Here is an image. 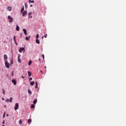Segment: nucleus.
<instances>
[{"mask_svg": "<svg viewBox=\"0 0 126 126\" xmlns=\"http://www.w3.org/2000/svg\"><path fill=\"white\" fill-rule=\"evenodd\" d=\"M21 57V55H20V54H19L18 55V63H21V59H20Z\"/></svg>", "mask_w": 126, "mask_h": 126, "instance_id": "4", "label": "nucleus"}, {"mask_svg": "<svg viewBox=\"0 0 126 126\" xmlns=\"http://www.w3.org/2000/svg\"><path fill=\"white\" fill-rule=\"evenodd\" d=\"M30 37H31V36H26V41H28V40H29V39H30Z\"/></svg>", "mask_w": 126, "mask_h": 126, "instance_id": "13", "label": "nucleus"}, {"mask_svg": "<svg viewBox=\"0 0 126 126\" xmlns=\"http://www.w3.org/2000/svg\"><path fill=\"white\" fill-rule=\"evenodd\" d=\"M11 64H13V60H11Z\"/></svg>", "mask_w": 126, "mask_h": 126, "instance_id": "32", "label": "nucleus"}, {"mask_svg": "<svg viewBox=\"0 0 126 126\" xmlns=\"http://www.w3.org/2000/svg\"><path fill=\"white\" fill-rule=\"evenodd\" d=\"M29 3H30L31 2L32 3H34V0H29Z\"/></svg>", "mask_w": 126, "mask_h": 126, "instance_id": "17", "label": "nucleus"}, {"mask_svg": "<svg viewBox=\"0 0 126 126\" xmlns=\"http://www.w3.org/2000/svg\"><path fill=\"white\" fill-rule=\"evenodd\" d=\"M30 84L32 86H33V85H34L35 84V82H31L30 83Z\"/></svg>", "mask_w": 126, "mask_h": 126, "instance_id": "16", "label": "nucleus"}, {"mask_svg": "<svg viewBox=\"0 0 126 126\" xmlns=\"http://www.w3.org/2000/svg\"><path fill=\"white\" fill-rule=\"evenodd\" d=\"M2 100H4V98H3Z\"/></svg>", "mask_w": 126, "mask_h": 126, "instance_id": "46", "label": "nucleus"}, {"mask_svg": "<svg viewBox=\"0 0 126 126\" xmlns=\"http://www.w3.org/2000/svg\"><path fill=\"white\" fill-rule=\"evenodd\" d=\"M47 68V67L46 66H45V68Z\"/></svg>", "mask_w": 126, "mask_h": 126, "instance_id": "45", "label": "nucleus"}, {"mask_svg": "<svg viewBox=\"0 0 126 126\" xmlns=\"http://www.w3.org/2000/svg\"><path fill=\"white\" fill-rule=\"evenodd\" d=\"M8 19L9 20L10 23H12V21H13V18L10 16H8Z\"/></svg>", "mask_w": 126, "mask_h": 126, "instance_id": "2", "label": "nucleus"}, {"mask_svg": "<svg viewBox=\"0 0 126 126\" xmlns=\"http://www.w3.org/2000/svg\"><path fill=\"white\" fill-rule=\"evenodd\" d=\"M32 78H30V80H32Z\"/></svg>", "mask_w": 126, "mask_h": 126, "instance_id": "40", "label": "nucleus"}, {"mask_svg": "<svg viewBox=\"0 0 126 126\" xmlns=\"http://www.w3.org/2000/svg\"><path fill=\"white\" fill-rule=\"evenodd\" d=\"M14 41L16 45H17V42H16V36H14Z\"/></svg>", "mask_w": 126, "mask_h": 126, "instance_id": "10", "label": "nucleus"}, {"mask_svg": "<svg viewBox=\"0 0 126 126\" xmlns=\"http://www.w3.org/2000/svg\"><path fill=\"white\" fill-rule=\"evenodd\" d=\"M9 102H12V97L10 98Z\"/></svg>", "mask_w": 126, "mask_h": 126, "instance_id": "28", "label": "nucleus"}, {"mask_svg": "<svg viewBox=\"0 0 126 126\" xmlns=\"http://www.w3.org/2000/svg\"><path fill=\"white\" fill-rule=\"evenodd\" d=\"M39 38V34H37L36 36V39H38Z\"/></svg>", "mask_w": 126, "mask_h": 126, "instance_id": "27", "label": "nucleus"}, {"mask_svg": "<svg viewBox=\"0 0 126 126\" xmlns=\"http://www.w3.org/2000/svg\"><path fill=\"white\" fill-rule=\"evenodd\" d=\"M2 126H4V125H2Z\"/></svg>", "mask_w": 126, "mask_h": 126, "instance_id": "47", "label": "nucleus"}, {"mask_svg": "<svg viewBox=\"0 0 126 126\" xmlns=\"http://www.w3.org/2000/svg\"><path fill=\"white\" fill-rule=\"evenodd\" d=\"M32 120L31 119H29L28 120V124H31V122H32Z\"/></svg>", "mask_w": 126, "mask_h": 126, "instance_id": "23", "label": "nucleus"}, {"mask_svg": "<svg viewBox=\"0 0 126 126\" xmlns=\"http://www.w3.org/2000/svg\"><path fill=\"white\" fill-rule=\"evenodd\" d=\"M28 93L29 94H30V95H31L32 94V92H31V91H30V90H28Z\"/></svg>", "mask_w": 126, "mask_h": 126, "instance_id": "20", "label": "nucleus"}, {"mask_svg": "<svg viewBox=\"0 0 126 126\" xmlns=\"http://www.w3.org/2000/svg\"><path fill=\"white\" fill-rule=\"evenodd\" d=\"M11 75L12 76H13V71L12 72Z\"/></svg>", "mask_w": 126, "mask_h": 126, "instance_id": "36", "label": "nucleus"}, {"mask_svg": "<svg viewBox=\"0 0 126 126\" xmlns=\"http://www.w3.org/2000/svg\"><path fill=\"white\" fill-rule=\"evenodd\" d=\"M6 102H9V99H7L5 100Z\"/></svg>", "mask_w": 126, "mask_h": 126, "instance_id": "34", "label": "nucleus"}, {"mask_svg": "<svg viewBox=\"0 0 126 126\" xmlns=\"http://www.w3.org/2000/svg\"><path fill=\"white\" fill-rule=\"evenodd\" d=\"M22 78H23V79H24V77L23 76H22Z\"/></svg>", "mask_w": 126, "mask_h": 126, "instance_id": "37", "label": "nucleus"}, {"mask_svg": "<svg viewBox=\"0 0 126 126\" xmlns=\"http://www.w3.org/2000/svg\"><path fill=\"white\" fill-rule=\"evenodd\" d=\"M4 61H6V60H7V55L5 54L4 55Z\"/></svg>", "mask_w": 126, "mask_h": 126, "instance_id": "11", "label": "nucleus"}, {"mask_svg": "<svg viewBox=\"0 0 126 126\" xmlns=\"http://www.w3.org/2000/svg\"><path fill=\"white\" fill-rule=\"evenodd\" d=\"M18 108H19L18 103H17L15 104V107H14L15 111H16L17 110H18Z\"/></svg>", "mask_w": 126, "mask_h": 126, "instance_id": "3", "label": "nucleus"}, {"mask_svg": "<svg viewBox=\"0 0 126 126\" xmlns=\"http://www.w3.org/2000/svg\"><path fill=\"white\" fill-rule=\"evenodd\" d=\"M5 65L7 68H9V66H10V64L7 63V61L5 62Z\"/></svg>", "mask_w": 126, "mask_h": 126, "instance_id": "1", "label": "nucleus"}, {"mask_svg": "<svg viewBox=\"0 0 126 126\" xmlns=\"http://www.w3.org/2000/svg\"><path fill=\"white\" fill-rule=\"evenodd\" d=\"M31 14H32V12H29L28 15H31Z\"/></svg>", "mask_w": 126, "mask_h": 126, "instance_id": "30", "label": "nucleus"}, {"mask_svg": "<svg viewBox=\"0 0 126 126\" xmlns=\"http://www.w3.org/2000/svg\"><path fill=\"white\" fill-rule=\"evenodd\" d=\"M42 57L44 60L45 59V56L44 55V54H42Z\"/></svg>", "mask_w": 126, "mask_h": 126, "instance_id": "31", "label": "nucleus"}, {"mask_svg": "<svg viewBox=\"0 0 126 126\" xmlns=\"http://www.w3.org/2000/svg\"><path fill=\"white\" fill-rule=\"evenodd\" d=\"M3 118H5V113H4V114L3 115Z\"/></svg>", "mask_w": 126, "mask_h": 126, "instance_id": "33", "label": "nucleus"}, {"mask_svg": "<svg viewBox=\"0 0 126 126\" xmlns=\"http://www.w3.org/2000/svg\"><path fill=\"white\" fill-rule=\"evenodd\" d=\"M36 103H37V99H34V100H33V104H34V105H35Z\"/></svg>", "mask_w": 126, "mask_h": 126, "instance_id": "21", "label": "nucleus"}, {"mask_svg": "<svg viewBox=\"0 0 126 126\" xmlns=\"http://www.w3.org/2000/svg\"><path fill=\"white\" fill-rule=\"evenodd\" d=\"M47 36H48V34H44V38H47Z\"/></svg>", "mask_w": 126, "mask_h": 126, "instance_id": "25", "label": "nucleus"}, {"mask_svg": "<svg viewBox=\"0 0 126 126\" xmlns=\"http://www.w3.org/2000/svg\"><path fill=\"white\" fill-rule=\"evenodd\" d=\"M25 5L26 7H27V4H26V3H25Z\"/></svg>", "mask_w": 126, "mask_h": 126, "instance_id": "35", "label": "nucleus"}, {"mask_svg": "<svg viewBox=\"0 0 126 126\" xmlns=\"http://www.w3.org/2000/svg\"><path fill=\"white\" fill-rule=\"evenodd\" d=\"M21 124H22V120H20L19 121V125H21Z\"/></svg>", "mask_w": 126, "mask_h": 126, "instance_id": "26", "label": "nucleus"}, {"mask_svg": "<svg viewBox=\"0 0 126 126\" xmlns=\"http://www.w3.org/2000/svg\"><path fill=\"white\" fill-rule=\"evenodd\" d=\"M35 108V105L34 104H32L31 109H34Z\"/></svg>", "mask_w": 126, "mask_h": 126, "instance_id": "22", "label": "nucleus"}, {"mask_svg": "<svg viewBox=\"0 0 126 126\" xmlns=\"http://www.w3.org/2000/svg\"><path fill=\"white\" fill-rule=\"evenodd\" d=\"M3 94L4 95L5 94V92L4 91V90H2Z\"/></svg>", "mask_w": 126, "mask_h": 126, "instance_id": "29", "label": "nucleus"}, {"mask_svg": "<svg viewBox=\"0 0 126 126\" xmlns=\"http://www.w3.org/2000/svg\"><path fill=\"white\" fill-rule=\"evenodd\" d=\"M16 30L17 31H19V26H16Z\"/></svg>", "mask_w": 126, "mask_h": 126, "instance_id": "18", "label": "nucleus"}, {"mask_svg": "<svg viewBox=\"0 0 126 126\" xmlns=\"http://www.w3.org/2000/svg\"><path fill=\"white\" fill-rule=\"evenodd\" d=\"M2 124H3V125H4V121H3L2 122Z\"/></svg>", "mask_w": 126, "mask_h": 126, "instance_id": "39", "label": "nucleus"}, {"mask_svg": "<svg viewBox=\"0 0 126 126\" xmlns=\"http://www.w3.org/2000/svg\"><path fill=\"white\" fill-rule=\"evenodd\" d=\"M6 117H8V114H7V115H6Z\"/></svg>", "mask_w": 126, "mask_h": 126, "instance_id": "44", "label": "nucleus"}, {"mask_svg": "<svg viewBox=\"0 0 126 126\" xmlns=\"http://www.w3.org/2000/svg\"><path fill=\"white\" fill-rule=\"evenodd\" d=\"M27 14V11H24L23 13H22V15L23 16H25V15Z\"/></svg>", "mask_w": 126, "mask_h": 126, "instance_id": "7", "label": "nucleus"}, {"mask_svg": "<svg viewBox=\"0 0 126 126\" xmlns=\"http://www.w3.org/2000/svg\"><path fill=\"white\" fill-rule=\"evenodd\" d=\"M35 42H36V44H40V41L39 40V39H36Z\"/></svg>", "mask_w": 126, "mask_h": 126, "instance_id": "14", "label": "nucleus"}, {"mask_svg": "<svg viewBox=\"0 0 126 126\" xmlns=\"http://www.w3.org/2000/svg\"><path fill=\"white\" fill-rule=\"evenodd\" d=\"M32 63V61L30 60L28 63L29 65H31V64Z\"/></svg>", "mask_w": 126, "mask_h": 126, "instance_id": "15", "label": "nucleus"}, {"mask_svg": "<svg viewBox=\"0 0 126 126\" xmlns=\"http://www.w3.org/2000/svg\"><path fill=\"white\" fill-rule=\"evenodd\" d=\"M42 39H44V36H42Z\"/></svg>", "mask_w": 126, "mask_h": 126, "instance_id": "43", "label": "nucleus"}, {"mask_svg": "<svg viewBox=\"0 0 126 126\" xmlns=\"http://www.w3.org/2000/svg\"><path fill=\"white\" fill-rule=\"evenodd\" d=\"M31 17V18H32V16H30V17H29V18H30Z\"/></svg>", "mask_w": 126, "mask_h": 126, "instance_id": "41", "label": "nucleus"}, {"mask_svg": "<svg viewBox=\"0 0 126 126\" xmlns=\"http://www.w3.org/2000/svg\"><path fill=\"white\" fill-rule=\"evenodd\" d=\"M24 11V6H23L21 10V12L22 13Z\"/></svg>", "mask_w": 126, "mask_h": 126, "instance_id": "12", "label": "nucleus"}, {"mask_svg": "<svg viewBox=\"0 0 126 126\" xmlns=\"http://www.w3.org/2000/svg\"><path fill=\"white\" fill-rule=\"evenodd\" d=\"M28 73L29 77H30V76H31V73L30 72V71H28Z\"/></svg>", "mask_w": 126, "mask_h": 126, "instance_id": "19", "label": "nucleus"}, {"mask_svg": "<svg viewBox=\"0 0 126 126\" xmlns=\"http://www.w3.org/2000/svg\"><path fill=\"white\" fill-rule=\"evenodd\" d=\"M22 51H25V48L22 47L21 48H20L19 50V52L20 53H22Z\"/></svg>", "mask_w": 126, "mask_h": 126, "instance_id": "5", "label": "nucleus"}, {"mask_svg": "<svg viewBox=\"0 0 126 126\" xmlns=\"http://www.w3.org/2000/svg\"><path fill=\"white\" fill-rule=\"evenodd\" d=\"M30 6H31V7H32L33 6V5H32V4H31V5H30Z\"/></svg>", "mask_w": 126, "mask_h": 126, "instance_id": "38", "label": "nucleus"}, {"mask_svg": "<svg viewBox=\"0 0 126 126\" xmlns=\"http://www.w3.org/2000/svg\"><path fill=\"white\" fill-rule=\"evenodd\" d=\"M23 31L25 35H27V31H26V29H23Z\"/></svg>", "mask_w": 126, "mask_h": 126, "instance_id": "9", "label": "nucleus"}, {"mask_svg": "<svg viewBox=\"0 0 126 126\" xmlns=\"http://www.w3.org/2000/svg\"><path fill=\"white\" fill-rule=\"evenodd\" d=\"M35 88H38V83L37 82H35Z\"/></svg>", "mask_w": 126, "mask_h": 126, "instance_id": "24", "label": "nucleus"}, {"mask_svg": "<svg viewBox=\"0 0 126 126\" xmlns=\"http://www.w3.org/2000/svg\"><path fill=\"white\" fill-rule=\"evenodd\" d=\"M7 10H8V11H11V10H12V8H11V6H8L7 8Z\"/></svg>", "mask_w": 126, "mask_h": 126, "instance_id": "6", "label": "nucleus"}, {"mask_svg": "<svg viewBox=\"0 0 126 126\" xmlns=\"http://www.w3.org/2000/svg\"><path fill=\"white\" fill-rule=\"evenodd\" d=\"M39 62H41V59H39Z\"/></svg>", "mask_w": 126, "mask_h": 126, "instance_id": "42", "label": "nucleus"}, {"mask_svg": "<svg viewBox=\"0 0 126 126\" xmlns=\"http://www.w3.org/2000/svg\"><path fill=\"white\" fill-rule=\"evenodd\" d=\"M12 82L13 83L14 85H16V81L15 79H13Z\"/></svg>", "mask_w": 126, "mask_h": 126, "instance_id": "8", "label": "nucleus"}]
</instances>
